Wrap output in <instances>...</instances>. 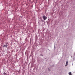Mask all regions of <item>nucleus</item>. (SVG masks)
<instances>
[{
	"label": "nucleus",
	"instance_id": "7",
	"mask_svg": "<svg viewBox=\"0 0 75 75\" xmlns=\"http://www.w3.org/2000/svg\"><path fill=\"white\" fill-rule=\"evenodd\" d=\"M74 55H75V53H74Z\"/></svg>",
	"mask_w": 75,
	"mask_h": 75
},
{
	"label": "nucleus",
	"instance_id": "5",
	"mask_svg": "<svg viewBox=\"0 0 75 75\" xmlns=\"http://www.w3.org/2000/svg\"><path fill=\"white\" fill-rule=\"evenodd\" d=\"M40 56H41V57H43V54H40Z\"/></svg>",
	"mask_w": 75,
	"mask_h": 75
},
{
	"label": "nucleus",
	"instance_id": "6",
	"mask_svg": "<svg viewBox=\"0 0 75 75\" xmlns=\"http://www.w3.org/2000/svg\"><path fill=\"white\" fill-rule=\"evenodd\" d=\"M6 73H4V75H6Z\"/></svg>",
	"mask_w": 75,
	"mask_h": 75
},
{
	"label": "nucleus",
	"instance_id": "4",
	"mask_svg": "<svg viewBox=\"0 0 75 75\" xmlns=\"http://www.w3.org/2000/svg\"><path fill=\"white\" fill-rule=\"evenodd\" d=\"M69 75H72V74H71V72H70L69 73Z\"/></svg>",
	"mask_w": 75,
	"mask_h": 75
},
{
	"label": "nucleus",
	"instance_id": "3",
	"mask_svg": "<svg viewBox=\"0 0 75 75\" xmlns=\"http://www.w3.org/2000/svg\"><path fill=\"white\" fill-rule=\"evenodd\" d=\"M68 65V61H67L66 62V64L65 65V66H67Z\"/></svg>",
	"mask_w": 75,
	"mask_h": 75
},
{
	"label": "nucleus",
	"instance_id": "2",
	"mask_svg": "<svg viewBox=\"0 0 75 75\" xmlns=\"http://www.w3.org/2000/svg\"><path fill=\"white\" fill-rule=\"evenodd\" d=\"M4 47H7V45H4Z\"/></svg>",
	"mask_w": 75,
	"mask_h": 75
},
{
	"label": "nucleus",
	"instance_id": "8",
	"mask_svg": "<svg viewBox=\"0 0 75 75\" xmlns=\"http://www.w3.org/2000/svg\"><path fill=\"white\" fill-rule=\"evenodd\" d=\"M48 70L49 71H50V69H48Z\"/></svg>",
	"mask_w": 75,
	"mask_h": 75
},
{
	"label": "nucleus",
	"instance_id": "1",
	"mask_svg": "<svg viewBox=\"0 0 75 75\" xmlns=\"http://www.w3.org/2000/svg\"><path fill=\"white\" fill-rule=\"evenodd\" d=\"M42 18H43L44 20H45L47 18V17L45 16V15L43 16Z\"/></svg>",
	"mask_w": 75,
	"mask_h": 75
}]
</instances>
